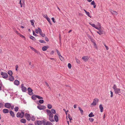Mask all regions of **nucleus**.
I'll use <instances>...</instances> for the list:
<instances>
[{"label": "nucleus", "instance_id": "423d86ee", "mask_svg": "<svg viewBox=\"0 0 125 125\" xmlns=\"http://www.w3.org/2000/svg\"><path fill=\"white\" fill-rule=\"evenodd\" d=\"M1 75L2 76L3 78L5 79L7 78L8 76L7 73L5 72H1Z\"/></svg>", "mask_w": 125, "mask_h": 125}, {"label": "nucleus", "instance_id": "864d4df0", "mask_svg": "<svg viewBox=\"0 0 125 125\" xmlns=\"http://www.w3.org/2000/svg\"><path fill=\"white\" fill-rule=\"evenodd\" d=\"M33 35L34 36H37V35L35 34L34 31H33Z\"/></svg>", "mask_w": 125, "mask_h": 125}, {"label": "nucleus", "instance_id": "49530a36", "mask_svg": "<svg viewBox=\"0 0 125 125\" xmlns=\"http://www.w3.org/2000/svg\"><path fill=\"white\" fill-rule=\"evenodd\" d=\"M89 120L91 122H92L94 120V119L92 118H89Z\"/></svg>", "mask_w": 125, "mask_h": 125}, {"label": "nucleus", "instance_id": "c85d7f7f", "mask_svg": "<svg viewBox=\"0 0 125 125\" xmlns=\"http://www.w3.org/2000/svg\"><path fill=\"white\" fill-rule=\"evenodd\" d=\"M51 112L52 114H55L56 113V111L53 109H52L51 110Z\"/></svg>", "mask_w": 125, "mask_h": 125}, {"label": "nucleus", "instance_id": "09e8293b", "mask_svg": "<svg viewBox=\"0 0 125 125\" xmlns=\"http://www.w3.org/2000/svg\"><path fill=\"white\" fill-rule=\"evenodd\" d=\"M68 68H69V69H71V64L70 63H69L68 64Z\"/></svg>", "mask_w": 125, "mask_h": 125}, {"label": "nucleus", "instance_id": "1a4fd4ad", "mask_svg": "<svg viewBox=\"0 0 125 125\" xmlns=\"http://www.w3.org/2000/svg\"><path fill=\"white\" fill-rule=\"evenodd\" d=\"M4 106L6 108H10L11 107V104L10 103H6L5 104Z\"/></svg>", "mask_w": 125, "mask_h": 125}, {"label": "nucleus", "instance_id": "a19ab883", "mask_svg": "<svg viewBox=\"0 0 125 125\" xmlns=\"http://www.w3.org/2000/svg\"><path fill=\"white\" fill-rule=\"evenodd\" d=\"M68 118L70 120V121H71V120L72 119V117L70 116V114H69L68 115Z\"/></svg>", "mask_w": 125, "mask_h": 125}, {"label": "nucleus", "instance_id": "f704fd0d", "mask_svg": "<svg viewBox=\"0 0 125 125\" xmlns=\"http://www.w3.org/2000/svg\"><path fill=\"white\" fill-rule=\"evenodd\" d=\"M19 108L18 107H16L14 108V110L16 112H17Z\"/></svg>", "mask_w": 125, "mask_h": 125}, {"label": "nucleus", "instance_id": "aec40b11", "mask_svg": "<svg viewBox=\"0 0 125 125\" xmlns=\"http://www.w3.org/2000/svg\"><path fill=\"white\" fill-rule=\"evenodd\" d=\"M20 122L21 123L24 124L26 122V120L25 119L23 118L21 120Z\"/></svg>", "mask_w": 125, "mask_h": 125}, {"label": "nucleus", "instance_id": "58836bf2", "mask_svg": "<svg viewBox=\"0 0 125 125\" xmlns=\"http://www.w3.org/2000/svg\"><path fill=\"white\" fill-rule=\"evenodd\" d=\"M75 60L78 63H80V61L77 59V58H75Z\"/></svg>", "mask_w": 125, "mask_h": 125}, {"label": "nucleus", "instance_id": "680f3d73", "mask_svg": "<svg viewBox=\"0 0 125 125\" xmlns=\"http://www.w3.org/2000/svg\"><path fill=\"white\" fill-rule=\"evenodd\" d=\"M63 110L65 112V113L66 115H67V112H68V111L67 110V111H66V110L64 109H63Z\"/></svg>", "mask_w": 125, "mask_h": 125}, {"label": "nucleus", "instance_id": "c03bdc74", "mask_svg": "<svg viewBox=\"0 0 125 125\" xmlns=\"http://www.w3.org/2000/svg\"><path fill=\"white\" fill-rule=\"evenodd\" d=\"M56 51L57 53V54H58V55L59 56H61V55L60 53V52L57 50H56Z\"/></svg>", "mask_w": 125, "mask_h": 125}, {"label": "nucleus", "instance_id": "7ed1b4c3", "mask_svg": "<svg viewBox=\"0 0 125 125\" xmlns=\"http://www.w3.org/2000/svg\"><path fill=\"white\" fill-rule=\"evenodd\" d=\"M96 29H97L99 31H97V33L100 35H101L103 34L104 31L101 28H96Z\"/></svg>", "mask_w": 125, "mask_h": 125}, {"label": "nucleus", "instance_id": "de8ad7c7", "mask_svg": "<svg viewBox=\"0 0 125 125\" xmlns=\"http://www.w3.org/2000/svg\"><path fill=\"white\" fill-rule=\"evenodd\" d=\"M40 34L43 37H44L45 36V34H44L42 32Z\"/></svg>", "mask_w": 125, "mask_h": 125}, {"label": "nucleus", "instance_id": "a878e982", "mask_svg": "<svg viewBox=\"0 0 125 125\" xmlns=\"http://www.w3.org/2000/svg\"><path fill=\"white\" fill-rule=\"evenodd\" d=\"M46 125H53L52 123L49 121L46 122Z\"/></svg>", "mask_w": 125, "mask_h": 125}, {"label": "nucleus", "instance_id": "4c0bfd02", "mask_svg": "<svg viewBox=\"0 0 125 125\" xmlns=\"http://www.w3.org/2000/svg\"><path fill=\"white\" fill-rule=\"evenodd\" d=\"M30 38L34 41H35L36 40L35 38L34 37L32 36H31Z\"/></svg>", "mask_w": 125, "mask_h": 125}, {"label": "nucleus", "instance_id": "6e6d98bb", "mask_svg": "<svg viewBox=\"0 0 125 125\" xmlns=\"http://www.w3.org/2000/svg\"><path fill=\"white\" fill-rule=\"evenodd\" d=\"M95 4V2L94 1H92L91 3V4L93 5H94Z\"/></svg>", "mask_w": 125, "mask_h": 125}, {"label": "nucleus", "instance_id": "393cba45", "mask_svg": "<svg viewBox=\"0 0 125 125\" xmlns=\"http://www.w3.org/2000/svg\"><path fill=\"white\" fill-rule=\"evenodd\" d=\"M59 58L62 61H64V58L62 57L61 55L59 57Z\"/></svg>", "mask_w": 125, "mask_h": 125}, {"label": "nucleus", "instance_id": "13d9d810", "mask_svg": "<svg viewBox=\"0 0 125 125\" xmlns=\"http://www.w3.org/2000/svg\"><path fill=\"white\" fill-rule=\"evenodd\" d=\"M3 104L2 103H0V108L3 107Z\"/></svg>", "mask_w": 125, "mask_h": 125}, {"label": "nucleus", "instance_id": "20e7f679", "mask_svg": "<svg viewBox=\"0 0 125 125\" xmlns=\"http://www.w3.org/2000/svg\"><path fill=\"white\" fill-rule=\"evenodd\" d=\"M99 100L97 98H95L93 102L91 104V105L94 106L98 102Z\"/></svg>", "mask_w": 125, "mask_h": 125}, {"label": "nucleus", "instance_id": "8fccbe9b", "mask_svg": "<svg viewBox=\"0 0 125 125\" xmlns=\"http://www.w3.org/2000/svg\"><path fill=\"white\" fill-rule=\"evenodd\" d=\"M19 36L25 39V37L23 35H21L20 34V35H19Z\"/></svg>", "mask_w": 125, "mask_h": 125}, {"label": "nucleus", "instance_id": "39448f33", "mask_svg": "<svg viewBox=\"0 0 125 125\" xmlns=\"http://www.w3.org/2000/svg\"><path fill=\"white\" fill-rule=\"evenodd\" d=\"M46 111L48 115L49 116L48 117L53 116V114L51 112L50 110L48 109H47L46 110Z\"/></svg>", "mask_w": 125, "mask_h": 125}, {"label": "nucleus", "instance_id": "37998d69", "mask_svg": "<svg viewBox=\"0 0 125 125\" xmlns=\"http://www.w3.org/2000/svg\"><path fill=\"white\" fill-rule=\"evenodd\" d=\"M31 118V120L33 121H34L35 120V118L34 116H32Z\"/></svg>", "mask_w": 125, "mask_h": 125}, {"label": "nucleus", "instance_id": "4468645a", "mask_svg": "<svg viewBox=\"0 0 125 125\" xmlns=\"http://www.w3.org/2000/svg\"><path fill=\"white\" fill-rule=\"evenodd\" d=\"M111 13L113 15H117V13L115 11L113 10L110 11Z\"/></svg>", "mask_w": 125, "mask_h": 125}, {"label": "nucleus", "instance_id": "e433bc0d", "mask_svg": "<svg viewBox=\"0 0 125 125\" xmlns=\"http://www.w3.org/2000/svg\"><path fill=\"white\" fill-rule=\"evenodd\" d=\"M79 110L81 112V114H82L83 113V111L82 110V109L80 107H79Z\"/></svg>", "mask_w": 125, "mask_h": 125}, {"label": "nucleus", "instance_id": "bf43d9fd", "mask_svg": "<svg viewBox=\"0 0 125 125\" xmlns=\"http://www.w3.org/2000/svg\"><path fill=\"white\" fill-rule=\"evenodd\" d=\"M21 0H20L19 2V4L21 5V7H22V4L21 2Z\"/></svg>", "mask_w": 125, "mask_h": 125}, {"label": "nucleus", "instance_id": "ea45409f", "mask_svg": "<svg viewBox=\"0 0 125 125\" xmlns=\"http://www.w3.org/2000/svg\"><path fill=\"white\" fill-rule=\"evenodd\" d=\"M38 32L39 31L40 34H41L42 32L41 29L40 28H38Z\"/></svg>", "mask_w": 125, "mask_h": 125}, {"label": "nucleus", "instance_id": "e2e57ef3", "mask_svg": "<svg viewBox=\"0 0 125 125\" xmlns=\"http://www.w3.org/2000/svg\"><path fill=\"white\" fill-rule=\"evenodd\" d=\"M104 46L105 47L106 49L107 50H108L109 49L108 47L105 44H104Z\"/></svg>", "mask_w": 125, "mask_h": 125}, {"label": "nucleus", "instance_id": "5fc2aeb1", "mask_svg": "<svg viewBox=\"0 0 125 125\" xmlns=\"http://www.w3.org/2000/svg\"><path fill=\"white\" fill-rule=\"evenodd\" d=\"M39 42L41 43H45V42L44 41L42 40H39Z\"/></svg>", "mask_w": 125, "mask_h": 125}, {"label": "nucleus", "instance_id": "603ef678", "mask_svg": "<svg viewBox=\"0 0 125 125\" xmlns=\"http://www.w3.org/2000/svg\"><path fill=\"white\" fill-rule=\"evenodd\" d=\"M14 31L15 33H16L18 35H20V33H19L16 30H14Z\"/></svg>", "mask_w": 125, "mask_h": 125}, {"label": "nucleus", "instance_id": "6ab92c4d", "mask_svg": "<svg viewBox=\"0 0 125 125\" xmlns=\"http://www.w3.org/2000/svg\"><path fill=\"white\" fill-rule=\"evenodd\" d=\"M14 83L15 85H18L19 84V82L17 80H16L14 81Z\"/></svg>", "mask_w": 125, "mask_h": 125}, {"label": "nucleus", "instance_id": "7c9ffc66", "mask_svg": "<svg viewBox=\"0 0 125 125\" xmlns=\"http://www.w3.org/2000/svg\"><path fill=\"white\" fill-rule=\"evenodd\" d=\"M96 26L98 28H101V25L98 22H97V25Z\"/></svg>", "mask_w": 125, "mask_h": 125}, {"label": "nucleus", "instance_id": "a211bd4d", "mask_svg": "<svg viewBox=\"0 0 125 125\" xmlns=\"http://www.w3.org/2000/svg\"><path fill=\"white\" fill-rule=\"evenodd\" d=\"M99 108L100 109V111L101 112H102L103 111V107L102 104H100L99 106Z\"/></svg>", "mask_w": 125, "mask_h": 125}, {"label": "nucleus", "instance_id": "f3484780", "mask_svg": "<svg viewBox=\"0 0 125 125\" xmlns=\"http://www.w3.org/2000/svg\"><path fill=\"white\" fill-rule=\"evenodd\" d=\"M49 120L51 122L54 121V120L53 118V116L48 117Z\"/></svg>", "mask_w": 125, "mask_h": 125}, {"label": "nucleus", "instance_id": "72a5a7b5", "mask_svg": "<svg viewBox=\"0 0 125 125\" xmlns=\"http://www.w3.org/2000/svg\"><path fill=\"white\" fill-rule=\"evenodd\" d=\"M36 95H33L32 96V99L34 100H35L36 99Z\"/></svg>", "mask_w": 125, "mask_h": 125}, {"label": "nucleus", "instance_id": "a18cd8bd", "mask_svg": "<svg viewBox=\"0 0 125 125\" xmlns=\"http://www.w3.org/2000/svg\"><path fill=\"white\" fill-rule=\"evenodd\" d=\"M86 14V15L89 17H91L90 16V13L89 12H86L85 13Z\"/></svg>", "mask_w": 125, "mask_h": 125}, {"label": "nucleus", "instance_id": "052dcab7", "mask_svg": "<svg viewBox=\"0 0 125 125\" xmlns=\"http://www.w3.org/2000/svg\"><path fill=\"white\" fill-rule=\"evenodd\" d=\"M30 48L33 51H34V50H35V49H34L33 47H31L30 46Z\"/></svg>", "mask_w": 125, "mask_h": 125}, {"label": "nucleus", "instance_id": "473e14b6", "mask_svg": "<svg viewBox=\"0 0 125 125\" xmlns=\"http://www.w3.org/2000/svg\"><path fill=\"white\" fill-rule=\"evenodd\" d=\"M46 19L47 20V21H48L49 23H50V24L51 25L52 24H51V21L50 20V19L48 17V18H46Z\"/></svg>", "mask_w": 125, "mask_h": 125}, {"label": "nucleus", "instance_id": "5701e85b", "mask_svg": "<svg viewBox=\"0 0 125 125\" xmlns=\"http://www.w3.org/2000/svg\"><path fill=\"white\" fill-rule=\"evenodd\" d=\"M10 113L12 117H14V113L12 111H11L10 112Z\"/></svg>", "mask_w": 125, "mask_h": 125}, {"label": "nucleus", "instance_id": "3c124183", "mask_svg": "<svg viewBox=\"0 0 125 125\" xmlns=\"http://www.w3.org/2000/svg\"><path fill=\"white\" fill-rule=\"evenodd\" d=\"M94 47L96 49H97V45H96V43H95L94 42Z\"/></svg>", "mask_w": 125, "mask_h": 125}, {"label": "nucleus", "instance_id": "f8f14e48", "mask_svg": "<svg viewBox=\"0 0 125 125\" xmlns=\"http://www.w3.org/2000/svg\"><path fill=\"white\" fill-rule=\"evenodd\" d=\"M28 90L30 95H31L33 94V93L32 92V90L31 88H28Z\"/></svg>", "mask_w": 125, "mask_h": 125}, {"label": "nucleus", "instance_id": "f257e3e1", "mask_svg": "<svg viewBox=\"0 0 125 125\" xmlns=\"http://www.w3.org/2000/svg\"><path fill=\"white\" fill-rule=\"evenodd\" d=\"M113 88L114 90L115 93V94H118L119 95H120V94L122 93L121 92L120 89L119 88H117L115 85L114 84V85Z\"/></svg>", "mask_w": 125, "mask_h": 125}, {"label": "nucleus", "instance_id": "774afa93", "mask_svg": "<svg viewBox=\"0 0 125 125\" xmlns=\"http://www.w3.org/2000/svg\"><path fill=\"white\" fill-rule=\"evenodd\" d=\"M54 53V51H52L51 52V53L50 54H53Z\"/></svg>", "mask_w": 125, "mask_h": 125}, {"label": "nucleus", "instance_id": "bb28decb", "mask_svg": "<svg viewBox=\"0 0 125 125\" xmlns=\"http://www.w3.org/2000/svg\"><path fill=\"white\" fill-rule=\"evenodd\" d=\"M94 116V115L93 114L92 112H91L89 115V116L90 117H92Z\"/></svg>", "mask_w": 125, "mask_h": 125}, {"label": "nucleus", "instance_id": "2f4dec72", "mask_svg": "<svg viewBox=\"0 0 125 125\" xmlns=\"http://www.w3.org/2000/svg\"><path fill=\"white\" fill-rule=\"evenodd\" d=\"M47 107H48V109H51L52 107V106L51 104H48Z\"/></svg>", "mask_w": 125, "mask_h": 125}, {"label": "nucleus", "instance_id": "b1692460", "mask_svg": "<svg viewBox=\"0 0 125 125\" xmlns=\"http://www.w3.org/2000/svg\"><path fill=\"white\" fill-rule=\"evenodd\" d=\"M93 27L96 29V28H98L97 27L96 25H95L94 24L92 23L91 22H90L89 23Z\"/></svg>", "mask_w": 125, "mask_h": 125}, {"label": "nucleus", "instance_id": "f03ea898", "mask_svg": "<svg viewBox=\"0 0 125 125\" xmlns=\"http://www.w3.org/2000/svg\"><path fill=\"white\" fill-rule=\"evenodd\" d=\"M24 115V114L23 112H22L21 113L18 112L16 114V116L17 117H20L21 118H22L23 117Z\"/></svg>", "mask_w": 125, "mask_h": 125}, {"label": "nucleus", "instance_id": "4d7b16f0", "mask_svg": "<svg viewBox=\"0 0 125 125\" xmlns=\"http://www.w3.org/2000/svg\"><path fill=\"white\" fill-rule=\"evenodd\" d=\"M110 93H111V96H111V97H112L113 96V93L111 91H110Z\"/></svg>", "mask_w": 125, "mask_h": 125}, {"label": "nucleus", "instance_id": "69168bd1", "mask_svg": "<svg viewBox=\"0 0 125 125\" xmlns=\"http://www.w3.org/2000/svg\"><path fill=\"white\" fill-rule=\"evenodd\" d=\"M52 20L53 22L54 23H55V22L54 21V18H52Z\"/></svg>", "mask_w": 125, "mask_h": 125}, {"label": "nucleus", "instance_id": "dca6fc26", "mask_svg": "<svg viewBox=\"0 0 125 125\" xmlns=\"http://www.w3.org/2000/svg\"><path fill=\"white\" fill-rule=\"evenodd\" d=\"M3 112L4 113H8L9 112V111L7 109H4L3 110Z\"/></svg>", "mask_w": 125, "mask_h": 125}, {"label": "nucleus", "instance_id": "412c9836", "mask_svg": "<svg viewBox=\"0 0 125 125\" xmlns=\"http://www.w3.org/2000/svg\"><path fill=\"white\" fill-rule=\"evenodd\" d=\"M37 123L38 125H42L43 123V122L40 121H37Z\"/></svg>", "mask_w": 125, "mask_h": 125}, {"label": "nucleus", "instance_id": "9b49d317", "mask_svg": "<svg viewBox=\"0 0 125 125\" xmlns=\"http://www.w3.org/2000/svg\"><path fill=\"white\" fill-rule=\"evenodd\" d=\"M21 89L22 91L23 92H25L27 90V88L24 86V84H22L21 85Z\"/></svg>", "mask_w": 125, "mask_h": 125}, {"label": "nucleus", "instance_id": "79ce46f5", "mask_svg": "<svg viewBox=\"0 0 125 125\" xmlns=\"http://www.w3.org/2000/svg\"><path fill=\"white\" fill-rule=\"evenodd\" d=\"M36 97L39 99H42L43 98L42 97L38 95H36Z\"/></svg>", "mask_w": 125, "mask_h": 125}, {"label": "nucleus", "instance_id": "6e6552de", "mask_svg": "<svg viewBox=\"0 0 125 125\" xmlns=\"http://www.w3.org/2000/svg\"><path fill=\"white\" fill-rule=\"evenodd\" d=\"M37 107L40 110L44 109L46 108V107L45 106L41 105L38 106Z\"/></svg>", "mask_w": 125, "mask_h": 125}, {"label": "nucleus", "instance_id": "cd10ccee", "mask_svg": "<svg viewBox=\"0 0 125 125\" xmlns=\"http://www.w3.org/2000/svg\"><path fill=\"white\" fill-rule=\"evenodd\" d=\"M8 73L10 75V76H12V72L11 71H8Z\"/></svg>", "mask_w": 125, "mask_h": 125}, {"label": "nucleus", "instance_id": "338daca9", "mask_svg": "<svg viewBox=\"0 0 125 125\" xmlns=\"http://www.w3.org/2000/svg\"><path fill=\"white\" fill-rule=\"evenodd\" d=\"M34 51L36 53H39V52L38 51H37L35 49Z\"/></svg>", "mask_w": 125, "mask_h": 125}, {"label": "nucleus", "instance_id": "0e129e2a", "mask_svg": "<svg viewBox=\"0 0 125 125\" xmlns=\"http://www.w3.org/2000/svg\"><path fill=\"white\" fill-rule=\"evenodd\" d=\"M35 32L37 33H38V29H35Z\"/></svg>", "mask_w": 125, "mask_h": 125}, {"label": "nucleus", "instance_id": "c9c22d12", "mask_svg": "<svg viewBox=\"0 0 125 125\" xmlns=\"http://www.w3.org/2000/svg\"><path fill=\"white\" fill-rule=\"evenodd\" d=\"M39 102L40 103V104H42L44 102V101L43 100H40L39 101Z\"/></svg>", "mask_w": 125, "mask_h": 125}, {"label": "nucleus", "instance_id": "2eb2a0df", "mask_svg": "<svg viewBox=\"0 0 125 125\" xmlns=\"http://www.w3.org/2000/svg\"><path fill=\"white\" fill-rule=\"evenodd\" d=\"M49 48V47L48 46H44L42 47V49L43 51H46L47 49Z\"/></svg>", "mask_w": 125, "mask_h": 125}, {"label": "nucleus", "instance_id": "9d476101", "mask_svg": "<svg viewBox=\"0 0 125 125\" xmlns=\"http://www.w3.org/2000/svg\"><path fill=\"white\" fill-rule=\"evenodd\" d=\"M89 57L88 56H85L82 57V59L83 61L86 62L89 59Z\"/></svg>", "mask_w": 125, "mask_h": 125}, {"label": "nucleus", "instance_id": "4be33fe9", "mask_svg": "<svg viewBox=\"0 0 125 125\" xmlns=\"http://www.w3.org/2000/svg\"><path fill=\"white\" fill-rule=\"evenodd\" d=\"M14 80L13 77L12 76H10L9 80L10 81H13Z\"/></svg>", "mask_w": 125, "mask_h": 125}, {"label": "nucleus", "instance_id": "ddd939ff", "mask_svg": "<svg viewBox=\"0 0 125 125\" xmlns=\"http://www.w3.org/2000/svg\"><path fill=\"white\" fill-rule=\"evenodd\" d=\"M58 114H56L54 116V118L55 121L57 122L59 121V117L58 116Z\"/></svg>", "mask_w": 125, "mask_h": 125}, {"label": "nucleus", "instance_id": "c756f323", "mask_svg": "<svg viewBox=\"0 0 125 125\" xmlns=\"http://www.w3.org/2000/svg\"><path fill=\"white\" fill-rule=\"evenodd\" d=\"M30 21L31 25L33 26L34 25V22H35L34 20H31Z\"/></svg>", "mask_w": 125, "mask_h": 125}, {"label": "nucleus", "instance_id": "0eeeda50", "mask_svg": "<svg viewBox=\"0 0 125 125\" xmlns=\"http://www.w3.org/2000/svg\"><path fill=\"white\" fill-rule=\"evenodd\" d=\"M25 117L28 121H30V120L31 117L29 114L26 113H25Z\"/></svg>", "mask_w": 125, "mask_h": 125}]
</instances>
